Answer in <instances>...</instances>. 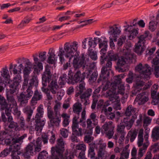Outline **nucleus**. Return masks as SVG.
<instances>
[{"instance_id":"obj_1","label":"nucleus","mask_w":159,"mask_h":159,"mask_svg":"<svg viewBox=\"0 0 159 159\" xmlns=\"http://www.w3.org/2000/svg\"><path fill=\"white\" fill-rule=\"evenodd\" d=\"M78 46V42L74 41L71 43H66L64 44V49L62 47L59 48L58 56L59 57L60 61L61 64L65 63L66 61L64 55L68 59L69 62H70L71 59L74 56V53L77 52Z\"/></svg>"},{"instance_id":"obj_2","label":"nucleus","mask_w":159,"mask_h":159,"mask_svg":"<svg viewBox=\"0 0 159 159\" xmlns=\"http://www.w3.org/2000/svg\"><path fill=\"white\" fill-rule=\"evenodd\" d=\"M20 77L16 78L9 85L10 89L6 93V98L8 103L6 102L5 107V113H11V107L15 106L17 103L13 94L15 93L18 88V87L20 82Z\"/></svg>"},{"instance_id":"obj_3","label":"nucleus","mask_w":159,"mask_h":159,"mask_svg":"<svg viewBox=\"0 0 159 159\" xmlns=\"http://www.w3.org/2000/svg\"><path fill=\"white\" fill-rule=\"evenodd\" d=\"M37 113L35 116V129L37 131H41L45 124L44 120H41V118L43 116L44 111L42 105H40L37 109Z\"/></svg>"},{"instance_id":"obj_4","label":"nucleus","mask_w":159,"mask_h":159,"mask_svg":"<svg viewBox=\"0 0 159 159\" xmlns=\"http://www.w3.org/2000/svg\"><path fill=\"white\" fill-rule=\"evenodd\" d=\"M17 63L19 64L17 68L20 73H21V70L23 69V74L31 72L33 64L28 59L24 57L19 58L17 60Z\"/></svg>"},{"instance_id":"obj_5","label":"nucleus","mask_w":159,"mask_h":159,"mask_svg":"<svg viewBox=\"0 0 159 159\" xmlns=\"http://www.w3.org/2000/svg\"><path fill=\"white\" fill-rule=\"evenodd\" d=\"M89 61L88 56L84 53L80 54L78 60L76 58H74L73 62V66L76 69L82 67V69H85L89 67L88 64Z\"/></svg>"},{"instance_id":"obj_6","label":"nucleus","mask_w":159,"mask_h":159,"mask_svg":"<svg viewBox=\"0 0 159 159\" xmlns=\"http://www.w3.org/2000/svg\"><path fill=\"white\" fill-rule=\"evenodd\" d=\"M57 146L51 148V155L50 157H63L65 150L64 142L62 138L57 139Z\"/></svg>"},{"instance_id":"obj_7","label":"nucleus","mask_w":159,"mask_h":159,"mask_svg":"<svg viewBox=\"0 0 159 159\" xmlns=\"http://www.w3.org/2000/svg\"><path fill=\"white\" fill-rule=\"evenodd\" d=\"M135 69L140 74L141 77L144 78H148L151 74V67L147 64L143 66L140 63L135 67Z\"/></svg>"},{"instance_id":"obj_8","label":"nucleus","mask_w":159,"mask_h":159,"mask_svg":"<svg viewBox=\"0 0 159 159\" xmlns=\"http://www.w3.org/2000/svg\"><path fill=\"white\" fill-rule=\"evenodd\" d=\"M129 59L126 58L124 56H121L119 57L117 63L116 69L119 72H123L128 70L127 66V62Z\"/></svg>"},{"instance_id":"obj_9","label":"nucleus","mask_w":159,"mask_h":159,"mask_svg":"<svg viewBox=\"0 0 159 159\" xmlns=\"http://www.w3.org/2000/svg\"><path fill=\"white\" fill-rule=\"evenodd\" d=\"M86 75L84 71L82 73L80 71H77L75 74L74 76L69 75V77L68 83L69 84H74L75 83L80 82L81 81H84Z\"/></svg>"},{"instance_id":"obj_10","label":"nucleus","mask_w":159,"mask_h":159,"mask_svg":"<svg viewBox=\"0 0 159 159\" xmlns=\"http://www.w3.org/2000/svg\"><path fill=\"white\" fill-rule=\"evenodd\" d=\"M78 116L74 117L72 119V124L71 125L72 134L77 136L81 137L83 134L82 129L79 128V123L78 121Z\"/></svg>"},{"instance_id":"obj_11","label":"nucleus","mask_w":159,"mask_h":159,"mask_svg":"<svg viewBox=\"0 0 159 159\" xmlns=\"http://www.w3.org/2000/svg\"><path fill=\"white\" fill-rule=\"evenodd\" d=\"M52 74L50 71V67L48 65L45 67V70L42 75V84L44 86H46L51 81Z\"/></svg>"},{"instance_id":"obj_12","label":"nucleus","mask_w":159,"mask_h":159,"mask_svg":"<svg viewBox=\"0 0 159 159\" xmlns=\"http://www.w3.org/2000/svg\"><path fill=\"white\" fill-rule=\"evenodd\" d=\"M92 92V90L91 89H88L84 91L81 94H79L80 98L82 102H84V104L87 105L89 103V99Z\"/></svg>"},{"instance_id":"obj_13","label":"nucleus","mask_w":159,"mask_h":159,"mask_svg":"<svg viewBox=\"0 0 159 159\" xmlns=\"http://www.w3.org/2000/svg\"><path fill=\"white\" fill-rule=\"evenodd\" d=\"M85 69L84 73H85L86 78L88 79L89 82L91 84L94 82L97 79L98 73L95 72L92 73V71L91 69L89 67Z\"/></svg>"},{"instance_id":"obj_14","label":"nucleus","mask_w":159,"mask_h":159,"mask_svg":"<svg viewBox=\"0 0 159 159\" xmlns=\"http://www.w3.org/2000/svg\"><path fill=\"white\" fill-rule=\"evenodd\" d=\"M121 32L120 28L116 26V25H114L110 27L108 33L111 37H113V40L114 42L117 41V38L118 35Z\"/></svg>"},{"instance_id":"obj_15","label":"nucleus","mask_w":159,"mask_h":159,"mask_svg":"<svg viewBox=\"0 0 159 159\" xmlns=\"http://www.w3.org/2000/svg\"><path fill=\"white\" fill-rule=\"evenodd\" d=\"M152 67L154 69V74L157 78L159 77V54L152 61Z\"/></svg>"},{"instance_id":"obj_16","label":"nucleus","mask_w":159,"mask_h":159,"mask_svg":"<svg viewBox=\"0 0 159 159\" xmlns=\"http://www.w3.org/2000/svg\"><path fill=\"white\" fill-rule=\"evenodd\" d=\"M111 70L105 66H103L101 70V74L98 80V82L99 83L101 81H105L107 80V78L109 75L110 72Z\"/></svg>"},{"instance_id":"obj_17","label":"nucleus","mask_w":159,"mask_h":159,"mask_svg":"<svg viewBox=\"0 0 159 159\" xmlns=\"http://www.w3.org/2000/svg\"><path fill=\"white\" fill-rule=\"evenodd\" d=\"M87 127L84 130V133L86 134H92L93 129L95 127L96 124L95 122H92L93 121L90 119H88L86 121Z\"/></svg>"},{"instance_id":"obj_18","label":"nucleus","mask_w":159,"mask_h":159,"mask_svg":"<svg viewBox=\"0 0 159 159\" xmlns=\"http://www.w3.org/2000/svg\"><path fill=\"white\" fill-rule=\"evenodd\" d=\"M17 98L18 102H20V105L22 106H24L26 105L28 102V100L29 99L26 96L25 93L23 92L20 93L17 96Z\"/></svg>"},{"instance_id":"obj_19","label":"nucleus","mask_w":159,"mask_h":159,"mask_svg":"<svg viewBox=\"0 0 159 159\" xmlns=\"http://www.w3.org/2000/svg\"><path fill=\"white\" fill-rule=\"evenodd\" d=\"M7 117V121L9 123L8 128L10 129H15L16 130L18 129V125L16 122L13 121V119L11 116V113H9L8 114L5 113Z\"/></svg>"},{"instance_id":"obj_20","label":"nucleus","mask_w":159,"mask_h":159,"mask_svg":"<svg viewBox=\"0 0 159 159\" xmlns=\"http://www.w3.org/2000/svg\"><path fill=\"white\" fill-rule=\"evenodd\" d=\"M43 98L42 93L39 91L38 89L36 90L34 93L31 102L33 105L37 103V101L41 100Z\"/></svg>"},{"instance_id":"obj_21","label":"nucleus","mask_w":159,"mask_h":159,"mask_svg":"<svg viewBox=\"0 0 159 159\" xmlns=\"http://www.w3.org/2000/svg\"><path fill=\"white\" fill-rule=\"evenodd\" d=\"M95 147V144L92 142L89 144V150L88 151V157L92 159H97L98 158H95V153L94 152V148Z\"/></svg>"},{"instance_id":"obj_22","label":"nucleus","mask_w":159,"mask_h":159,"mask_svg":"<svg viewBox=\"0 0 159 159\" xmlns=\"http://www.w3.org/2000/svg\"><path fill=\"white\" fill-rule=\"evenodd\" d=\"M77 92L75 94V97H78L79 94H81L84 91H85V84L84 81H81L76 86Z\"/></svg>"},{"instance_id":"obj_23","label":"nucleus","mask_w":159,"mask_h":159,"mask_svg":"<svg viewBox=\"0 0 159 159\" xmlns=\"http://www.w3.org/2000/svg\"><path fill=\"white\" fill-rule=\"evenodd\" d=\"M50 91L53 94H56L59 89V86L56 80H52L48 85Z\"/></svg>"},{"instance_id":"obj_24","label":"nucleus","mask_w":159,"mask_h":159,"mask_svg":"<svg viewBox=\"0 0 159 159\" xmlns=\"http://www.w3.org/2000/svg\"><path fill=\"white\" fill-rule=\"evenodd\" d=\"M148 36H151L150 32L148 31H145L142 35L138 37V43L142 44H144L145 43L146 40Z\"/></svg>"},{"instance_id":"obj_25","label":"nucleus","mask_w":159,"mask_h":159,"mask_svg":"<svg viewBox=\"0 0 159 159\" xmlns=\"http://www.w3.org/2000/svg\"><path fill=\"white\" fill-rule=\"evenodd\" d=\"M73 110L74 113L77 114L74 117L78 116V119L79 118L80 112L81 111L82 105L80 103L77 102L75 103L73 106Z\"/></svg>"},{"instance_id":"obj_26","label":"nucleus","mask_w":159,"mask_h":159,"mask_svg":"<svg viewBox=\"0 0 159 159\" xmlns=\"http://www.w3.org/2000/svg\"><path fill=\"white\" fill-rule=\"evenodd\" d=\"M17 68V65L16 64L14 65V66L12 64H11L10 65L9 69L10 72H12L14 75L17 74L16 76L14 78L13 82H14L15 79L16 78H19V77H20V79L21 81V77L20 75V73L19 70L18 69L17 70L18 68Z\"/></svg>"},{"instance_id":"obj_27","label":"nucleus","mask_w":159,"mask_h":159,"mask_svg":"<svg viewBox=\"0 0 159 159\" xmlns=\"http://www.w3.org/2000/svg\"><path fill=\"white\" fill-rule=\"evenodd\" d=\"M112 108L111 107H109L107 110H105L103 113L106 116L107 118L110 120H113L115 117V114L113 112H112Z\"/></svg>"},{"instance_id":"obj_28","label":"nucleus","mask_w":159,"mask_h":159,"mask_svg":"<svg viewBox=\"0 0 159 159\" xmlns=\"http://www.w3.org/2000/svg\"><path fill=\"white\" fill-rule=\"evenodd\" d=\"M1 72L2 77L6 82L10 80V76L7 67L3 68Z\"/></svg>"},{"instance_id":"obj_29","label":"nucleus","mask_w":159,"mask_h":159,"mask_svg":"<svg viewBox=\"0 0 159 159\" xmlns=\"http://www.w3.org/2000/svg\"><path fill=\"white\" fill-rule=\"evenodd\" d=\"M114 80L113 82L111 83V89H112L113 90L116 89L117 86H118V85L120 84L121 82V79L119 75L115 76L114 77Z\"/></svg>"},{"instance_id":"obj_30","label":"nucleus","mask_w":159,"mask_h":159,"mask_svg":"<svg viewBox=\"0 0 159 159\" xmlns=\"http://www.w3.org/2000/svg\"><path fill=\"white\" fill-rule=\"evenodd\" d=\"M54 117L49 119L50 124L52 126H58L61 121V117Z\"/></svg>"},{"instance_id":"obj_31","label":"nucleus","mask_w":159,"mask_h":159,"mask_svg":"<svg viewBox=\"0 0 159 159\" xmlns=\"http://www.w3.org/2000/svg\"><path fill=\"white\" fill-rule=\"evenodd\" d=\"M48 54L49 55V56L47 62L49 64H53L54 63L55 57L56 56L53 49L50 48Z\"/></svg>"},{"instance_id":"obj_32","label":"nucleus","mask_w":159,"mask_h":159,"mask_svg":"<svg viewBox=\"0 0 159 159\" xmlns=\"http://www.w3.org/2000/svg\"><path fill=\"white\" fill-rule=\"evenodd\" d=\"M23 111L27 116V121H29L33 113V110L32 109L30 106H27L24 108Z\"/></svg>"},{"instance_id":"obj_33","label":"nucleus","mask_w":159,"mask_h":159,"mask_svg":"<svg viewBox=\"0 0 159 159\" xmlns=\"http://www.w3.org/2000/svg\"><path fill=\"white\" fill-rule=\"evenodd\" d=\"M148 145L149 143H144L143 144V147L139 148L138 152V159H140L143 156Z\"/></svg>"},{"instance_id":"obj_34","label":"nucleus","mask_w":159,"mask_h":159,"mask_svg":"<svg viewBox=\"0 0 159 159\" xmlns=\"http://www.w3.org/2000/svg\"><path fill=\"white\" fill-rule=\"evenodd\" d=\"M130 120L129 118L126 117L124 118L123 121L125 127H126L128 129H129L132 127L134 123L133 121Z\"/></svg>"},{"instance_id":"obj_35","label":"nucleus","mask_w":159,"mask_h":159,"mask_svg":"<svg viewBox=\"0 0 159 159\" xmlns=\"http://www.w3.org/2000/svg\"><path fill=\"white\" fill-rule=\"evenodd\" d=\"M137 109L132 105H129L126 108L125 114L127 116H130L136 112Z\"/></svg>"},{"instance_id":"obj_36","label":"nucleus","mask_w":159,"mask_h":159,"mask_svg":"<svg viewBox=\"0 0 159 159\" xmlns=\"http://www.w3.org/2000/svg\"><path fill=\"white\" fill-rule=\"evenodd\" d=\"M152 138L153 141H155L159 139V127H157L154 128L152 132Z\"/></svg>"},{"instance_id":"obj_37","label":"nucleus","mask_w":159,"mask_h":159,"mask_svg":"<svg viewBox=\"0 0 159 159\" xmlns=\"http://www.w3.org/2000/svg\"><path fill=\"white\" fill-rule=\"evenodd\" d=\"M30 72L24 73V82L22 85V89L25 90L26 89L28 88V81L29 79V74Z\"/></svg>"},{"instance_id":"obj_38","label":"nucleus","mask_w":159,"mask_h":159,"mask_svg":"<svg viewBox=\"0 0 159 159\" xmlns=\"http://www.w3.org/2000/svg\"><path fill=\"white\" fill-rule=\"evenodd\" d=\"M145 49V47L143 45L142 46V44L137 43L136 44L135 48L134 50L138 55H141Z\"/></svg>"},{"instance_id":"obj_39","label":"nucleus","mask_w":159,"mask_h":159,"mask_svg":"<svg viewBox=\"0 0 159 159\" xmlns=\"http://www.w3.org/2000/svg\"><path fill=\"white\" fill-rule=\"evenodd\" d=\"M38 55L35 54L33 56L34 60L35 65L34 66H37V67L40 70H42L43 66L41 61H40L38 57Z\"/></svg>"},{"instance_id":"obj_40","label":"nucleus","mask_w":159,"mask_h":159,"mask_svg":"<svg viewBox=\"0 0 159 159\" xmlns=\"http://www.w3.org/2000/svg\"><path fill=\"white\" fill-rule=\"evenodd\" d=\"M42 139L40 137L37 138L36 141V145H34V153L39 152L41 148Z\"/></svg>"},{"instance_id":"obj_41","label":"nucleus","mask_w":159,"mask_h":159,"mask_svg":"<svg viewBox=\"0 0 159 159\" xmlns=\"http://www.w3.org/2000/svg\"><path fill=\"white\" fill-rule=\"evenodd\" d=\"M111 121H109L108 122H106L102 126L101 128L102 133L108 131L109 129L112 128L114 127L112 125Z\"/></svg>"},{"instance_id":"obj_42","label":"nucleus","mask_w":159,"mask_h":159,"mask_svg":"<svg viewBox=\"0 0 159 159\" xmlns=\"http://www.w3.org/2000/svg\"><path fill=\"white\" fill-rule=\"evenodd\" d=\"M61 116L63 118V125L65 127H66L69 123L70 116L66 113H63L61 114Z\"/></svg>"},{"instance_id":"obj_43","label":"nucleus","mask_w":159,"mask_h":159,"mask_svg":"<svg viewBox=\"0 0 159 159\" xmlns=\"http://www.w3.org/2000/svg\"><path fill=\"white\" fill-rule=\"evenodd\" d=\"M98 156L99 159H107L109 157L106 150H98Z\"/></svg>"},{"instance_id":"obj_44","label":"nucleus","mask_w":159,"mask_h":159,"mask_svg":"<svg viewBox=\"0 0 159 159\" xmlns=\"http://www.w3.org/2000/svg\"><path fill=\"white\" fill-rule=\"evenodd\" d=\"M123 56L126 57V58L129 59V60H131L133 58L132 54L130 53V50L128 48H124L123 50Z\"/></svg>"},{"instance_id":"obj_45","label":"nucleus","mask_w":159,"mask_h":159,"mask_svg":"<svg viewBox=\"0 0 159 159\" xmlns=\"http://www.w3.org/2000/svg\"><path fill=\"white\" fill-rule=\"evenodd\" d=\"M34 144L30 143L26 147L25 152L30 153V155H33L34 153Z\"/></svg>"},{"instance_id":"obj_46","label":"nucleus","mask_w":159,"mask_h":159,"mask_svg":"<svg viewBox=\"0 0 159 159\" xmlns=\"http://www.w3.org/2000/svg\"><path fill=\"white\" fill-rule=\"evenodd\" d=\"M143 129H140L139 133L138 135V144L139 147H140L142 145H143Z\"/></svg>"},{"instance_id":"obj_47","label":"nucleus","mask_w":159,"mask_h":159,"mask_svg":"<svg viewBox=\"0 0 159 159\" xmlns=\"http://www.w3.org/2000/svg\"><path fill=\"white\" fill-rule=\"evenodd\" d=\"M38 84V80L37 77L33 76L32 77V78L30 79L28 86L31 87L33 88V86H35L37 87Z\"/></svg>"},{"instance_id":"obj_48","label":"nucleus","mask_w":159,"mask_h":159,"mask_svg":"<svg viewBox=\"0 0 159 159\" xmlns=\"http://www.w3.org/2000/svg\"><path fill=\"white\" fill-rule=\"evenodd\" d=\"M137 134V131L136 129L133 130L131 129L129 132L127 136L130 137V141L131 142H133L134 141V139L136 137Z\"/></svg>"},{"instance_id":"obj_49","label":"nucleus","mask_w":159,"mask_h":159,"mask_svg":"<svg viewBox=\"0 0 159 159\" xmlns=\"http://www.w3.org/2000/svg\"><path fill=\"white\" fill-rule=\"evenodd\" d=\"M108 59L112 61H116L119 58V55L117 53L110 52L108 54Z\"/></svg>"},{"instance_id":"obj_50","label":"nucleus","mask_w":159,"mask_h":159,"mask_svg":"<svg viewBox=\"0 0 159 159\" xmlns=\"http://www.w3.org/2000/svg\"><path fill=\"white\" fill-rule=\"evenodd\" d=\"M56 104L54 107V111L55 112V117H57L58 115H59L60 112L59 110L60 109L61 103L57 100L55 101Z\"/></svg>"},{"instance_id":"obj_51","label":"nucleus","mask_w":159,"mask_h":159,"mask_svg":"<svg viewBox=\"0 0 159 159\" xmlns=\"http://www.w3.org/2000/svg\"><path fill=\"white\" fill-rule=\"evenodd\" d=\"M20 144L13 143L9 148L11 152H18V150L20 149Z\"/></svg>"},{"instance_id":"obj_52","label":"nucleus","mask_w":159,"mask_h":159,"mask_svg":"<svg viewBox=\"0 0 159 159\" xmlns=\"http://www.w3.org/2000/svg\"><path fill=\"white\" fill-rule=\"evenodd\" d=\"M67 75L66 74H63L61 76L59 80V83L61 85H63L65 84L66 82L68 83V79H67Z\"/></svg>"},{"instance_id":"obj_53","label":"nucleus","mask_w":159,"mask_h":159,"mask_svg":"<svg viewBox=\"0 0 159 159\" xmlns=\"http://www.w3.org/2000/svg\"><path fill=\"white\" fill-rule=\"evenodd\" d=\"M89 55L93 60L95 61L97 59V52L92 49H89Z\"/></svg>"},{"instance_id":"obj_54","label":"nucleus","mask_w":159,"mask_h":159,"mask_svg":"<svg viewBox=\"0 0 159 159\" xmlns=\"http://www.w3.org/2000/svg\"><path fill=\"white\" fill-rule=\"evenodd\" d=\"M27 134H25L21 136L18 138L14 139H13V143H16L17 144L19 143L21 145V143L23 142V139L26 137Z\"/></svg>"},{"instance_id":"obj_55","label":"nucleus","mask_w":159,"mask_h":159,"mask_svg":"<svg viewBox=\"0 0 159 159\" xmlns=\"http://www.w3.org/2000/svg\"><path fill=\"white\" fill-rule=\"evenodd\" d=\"M76 150L75 151V153H76L77 150H80L81 151H85L86 149V147L84 144H78L76 145L75 147Z\"/></svg>"},{"instance_id":"obj_56","label":"nucleus","mask_w":159,"mask_h":159,"mask_svg":"<svg viewBox=\"0 0 159 159\" xmlns=\"http://www.w3.org/2000/svg\"><path fill=\"white\" fill-rule=\"evenodd\" d=\"M142 79L139 77H137L136 78V84L135 86L136 87L139 88H142L144 84V82L142 80Z\"/></svg>"},{"instance_id":"obj_57","label":"nucleus","mask_w":159,"mask_h":159,"mask_svg":"<svg viewBox=\"0 0 159 159\" xmlns=\"http://www.w3.org/2000/svg\"><path fill=\"white\" fill-rule=\"evenodd\" d=\"M85 115H86V111L85 110H84L81 113V118L80 119L79 122H78L79 123H82L81 125L83 127H85L86 126V124L85 122H82L83 120H85Z\"/></svg>"},{"instance_id":"obj_58","label":"nucleus","mask_w":159,"mask_h":159,"mask_svg":"<svg viewBox=\"0 0 159 159\" xmlns=\"http://www.w3.org/2000/svg\"><path fill=\"white\" fill-rule=\"evenodd\" d=\"M129 33V35L128 36L129 38L130 39H131L135 37L138 34V31L136 29H133L131 30Z\"/></svg>"},{"instance_id":"obj_59","label":"nucleus","mask_w":159,"mask_h":159,"mask_svg":"<svg viewBox=\"0 0 159 159\" xmlns=\"http://www.w3.org/2000/svg\"><path fill=\"white\" fill-rule=\"evenodd\" d=\"M32 88L31 87L28 86V88H27L26 92H23L25 93V95L29 99L31 98L34 93L32 90Z\"/></svg>"},{"instance_id":"obj_60","label":"nucleus","mask_w":159,"mask_h":159,"mask_svg":"<svg viewBox=\"0 0 159 159\" xmlns=\"http://www.w3.org/2000/svg\"><path fill=\"white\" fill-rule=\"evenodd\" d=\"M6 104V100L5 98L0 95V105L1 109L5 111V106Z\"/></svg>"},{"instance_id":"obj_61","label":"nucleus","mask_w":159,"mask_h":159,"mask_svg":"<svg viewBox=\"0 0 159 159\" xmlns=\"http://www.w3.org/2000/svg\"><path fill=\"white\" fill-rule=\"evenodd\" d=\"M48 158L47 152L45 151H43L39 154L38 159H48Z\"/></svg>"},{"instance_id":"obj_62","label":"nucleus","mask_w":159,"mask_h":159,"mask_svg":"<svg viewBox=\"0 0 159 159\" xmlns=\"http://www.w3.org/2000/svg\"><path fill=\"white\" fill-rule=\"evenodd\" d=\"M126 39V37L125 36H121L118 39L117 42V46L118 47H120L121 46L123 43H125V41Z\"/></svg>"},{"instance_id":"obj_63","label":"nucleus","mask_w":159,"mask_h":159,"mask_svg":"<svg viewBox=\"0 0 159 159\" xmlns=\"http://www.w3.org/2000/svg\"><path fill=\"white\" fill-rule=\"evenodd\" d=\"M114 127L109 129L107 131L105 132L104 133L106 134V135L109 139H110L112 138L114 134Z\"/></svg>"},{"instance_id":"obj_64","label":"nucleus","mask_w":159,"mask_h":159,"mask_svg":"<svg viewBox=\"0 0 159 159\" xmlns=\"http://www.w3.org/2000/svg\"><path fill=\"white\" fill-rule=\"evenodd\" d=\"M125 128L123 123H120V125L117 126V130L118 133L120 134L125 133L124 131V129Z\"/></svg>"}]
</instances>
